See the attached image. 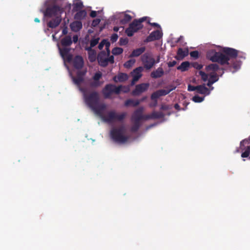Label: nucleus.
<instances>
[{
	"label": "nucleus",
	"mask_w": 250,
	"mask_h": 250,
	"mask_svg": "<svg viewBox=\"0 0 250 250\" xmlns=\"http://www.w3.org/2000/svg\"><path fill=\"white\" fill-rule=\"evenodd\" d=\"M199 74L201 76V79L204 82H206V81H207L208 80V76L205 72H203L202 71H200L199 72Z\"/></svg>",
	"instance_id": "4c0bfd02"
},
{
	"label": "nucleus",
	"mask_w": 250,
	"mask_h": 250,
	"mask_svg": "<svg viewBox=\"0 0 250 250\" xmlns=\"http://www.w3.org/2000/svg\"><path fill=\"white\" fill-rule=\"evenodd\" d=\"M204 97H201L198 95H195L192 97V101L195 103H201L203 101Z\"/></svg>",
	"instance_id": "58836bf2"
},
{
	"label": "nucleus",
	"mask_w": 250,
	"mask_h": 250,
	"mask_svg": "<svg viewBox=\"0 0 250 250\" xmlns=\"http://www.w3.org/2000/svg\"><path fill=\"white\" fill-rule=\"evenodd\" d=\"M64 59H66L67 61L69 62H73V57L72 55L70 54H68L66 56H65Z\"/></svg>",
	"instance_id": "5fc2aeb1"
},
{
	"label": "nucleus",
	"mask_w": 250,
	"mask_h": 250,
	"mask_svg": "<svg viewBox=\"0 0 250 250\" xmlns=\"http://www.w3.org/2000/svg\"><path fill=\"white\" fill-rule=\"evenodd\" d=\"M147 17H144L139 20L135 19L129 25L125 32L128 37H132L134 34L143 27L142 22L145 21Z\"/></svg>",
	"instance_id": "20e7f679"
},
{
	"label": "nucleus",
	"mask_w": 250,
	"mask_h": 250,
	"mask_svg": "<svg viewBox=\"0 0 250 250\" xmlns=\"http://www.w3.org/2000/svg\"><path fill=\"white\" fill-rule=\"evenodd\" d=\"M79 89L83 93L85 104L104 122L111 123L115 121H122L126 116V112L118 114L114 110L109 111L106 114H104L106 105L104 103H100L98 92L93 91L88 92L86 88L80 87Z\"/></svg>",
	"instance_id": "f257e3e1"
},
{
	"label": "nucleus",
	"mask_w": 250,
	"mask_h": 250,
	"mask_svg": "<svg viewBox=\"0 0 250 250\" xmlns=\"http://www.w3.org/2000/svg\"><path fill=\"white\" fill-rule=\"evenodd\" d=\"M162 37V34L159 30H155L152 32L145 40V42H148L160 39Z\"/></svg>",
	"instance_id": "ddd939ff"
},
{
	"label": "nucleus",
	"mask_w": 250,
	"mask_h": 250,
	"mask_svg": "<svg viewBox=\"0 0 250 250\" xmlns=\"http://www.w3.org/2000/svg\"><path fill=\"white\" fill-rule=\"evenodd\" d=\"M206 56L207 59L212 62H217L222 65H224V62L226 60L225 56L222 54V52L221 50L220 51H216L215 49H209L208 51Z\"/></svg>",
	"instance_id": "39448f33"
},
{
	"label": "nucleus",
	"mask_w": 250,
	"mask_h": 250,
	"mask_svg": "<svg viewBox=\"0 0 250 250\" xmlns=\"http://www.w3.org/2000/svg\"><path fill=\"white\" fill-rule=\"evenodd\" d=\"M117 78L119 82H123L127 80L128 76L125 73H121L118 74Z\"/></svg>",
	"instance_id": "473e14b6"
},
{
	"label": "nucleus",
	"mask_w": 250,
	"mask_h": 250,
	"mask_svg": "<svg viewBox=\"0 0 250 250\" xmlns=\"http://www.w3.org/2000/svg\"><path fill=\"white\" fill-rule=\"evenodd\" d=\"M132 17L130 15L125 14L123 18L121 20L120 22L122 24L125 25L130 21L132 20Z\"/></svg>",
	"instance_id": "cd10ccee"
},
{
	"label": "nucleus",
	"mask_w": 250,
	"mask_h": 250,
	"mask_svg": "<svg viewBox=\"0 0 250 250\" xmlns=\"http://www.w3.org/2000/svg\"><path fill=\"white\" fill-rule=\"evenodd\" d=\"M238 59L245 60L246 59V54L243 52H240L239 51L238 55L237 57V60H238Z\"/></svg>",
	"instance_id": "8fccbe9b"
},
{
	"label": "nucleus",
	"mask_w": 250,
	"mask_h": 250,
	"mask_svg": "<svg viewBox=\"0 0 250 250\" xmlns=\"http://www.w3.org/2000/svg\"><path fill=\"white\" fill-rule=\"evenodd\" d=\"M148 23L153 27L160 28V25L159 24H158L157 23H155V22L151 23L149 21H148Z\"/></svg>",
	"instance_id": "052dcab7"
},
{
	"label": "nucleus",
	"mask_w": 250,
	"mask_h": 250,
	"mask_svg": "<svg viewBox=\"0 0 250 250\" xmlns=\"http://www.w3.org/2000/svg\"><path fill=\"white\" fill-rule=\"evenodd\" d=\"M122 85L116 86L112 84H107L103 88L102 92L105 98H109L113 93L120 94L122 91Z\"/></svg>",
	"instance_id": "0eeeda50"
},
{
	"label": "nucleus",
	"mask_w": 250,
	"mask_h": 250,
	"mask_svg": "<svg viewBox=\"0 0 250 250\" xmlns=\"http://www.w3.org/2000/svg\"><path fill=\"white\" fill-rule=\"evenodd\" d=\"M63 10V9L60 6L54 5L52 6L47 7L44 12V15L51 17L53 16H56L61 15Z\"/></svg>",
	"instance_id": "6e6552de"
},
{
	"label": "nucleus",
	"mask_w": 250,
	"mask_h": 250,
	"mask_svg": "<svg viewBox=\"0 0 250 250\" xmlns=\"http://www.w3.org/2000/svg\"><path fill=\"white\" fill-rule=\"evenodd\" d=\"M102 83L103 82L100 81H94L93 82L90 83V85L91 87L96 88L100 86Z\"/></svg>",
	"instance_id": "ea45409f"
},
{
	"label": "nucleus",
	"mask_w": 250,
	"mask_h": 250,
	"mask_svg": "<svg viewBox=\"0 0 250 250\" xmlns=\"http://www.w3.org/2000/svg\"><path fill=\"white\" fill-rule=\"evenodd\" d=\"M86 16V12L85 10H79L77 11L76 14L75 15V19L77 20H82L84 19Z\"/></svg>",
	"instance_id": "bb28decb"
},
{
	"label": "nucleus",
	"mask_w": 250,
	"mask_h": 250,
	"mask_svg": "<svg viewBox=\"0 0 250 250\" xmlns=\"http://www.w3.org/2000/svg\"><path fill=\"white\" fill-rule=\"evenodd\" d=\"M70 27L72 31L77 32L82 28V23L81 21H74L70 24Z\"/></svg>",
	"instance_id": "393cba45"
},
{
	"label": "nucleus",
	"mask_w": 250,
	"mask_h": 250,
	"mask_svg": "<svg viewBox=\"0 0 250 250\" xmlns=\"http://www.w3.org/2000/svg\"><path fill=\"white\" fill-rule=\"evenodd\" d=\"M110 46V42H107L106 44V47H105V49H106V54H107V55L108 56H110V50L109 49V47Z\"/></svg>",
	"instance_id": "603ef678"
},
{
	"label": "nucleus",
	"mask_w": 250,
	"mask_h": 250,
	"mask_svg": "<svg viewBox=\"0 0 250 250\" xmlns=\"http://www.w3.org/2000/svg\"><path fill=\"white\" fill-rule=\"evenodd\" d=\"M123 52V49L121 47H114L112 50V53L114 55H119Z\"/></svg>",
	"instance_id": "f704fd0d"
},
{
	"label": "nucleus",
	"mask_w": 250,
	"mask_h": 250,
	"mask_svg": "<svg viewBox=\"0 0 250 250\" xmlns=\"http://www.w3.org/2000/svg\"><path fill=\"white\" fill-rule=\"evenodd\" d=\"M140 103V101L139 100H134L131 99H128L126 100L125 102V106H133L136 107L138 106Z\"/></svg>",
	"instance_id": "5701e85b"
},
{
	"label": "nucleus",
	"mask_w": 250,
	"mask_h": 250,
	"mask_svg": "<svg viewBox=\"0 0 250 250\" xmlns=\"http://www.w3.org/2000/svg\"><path fill=\"white\" fill-rule=\"evenodd\" d=\"M175 88V87H174L168 89H160L157 91L158 92V93L159 94V96L161 97L167 95V94L169 93L171 91L174 90Z\"/></svg>",
	"instance_id": "c756f323"
},
{
	"label": "nucleus",
	"mask_w": 250,
	"mask_h": 250,
	"mask_svg": "<svg viewBox=\"0 0 250 250\" xmlns=\"http://www.w3.org/2000/svg\"><path fill=\"white\" fill-rule=\"evenodd\" d=\"M85 72L82 71H79L77 73V77L78 78H81L82 79H83V76L85 75Z\"/></svg>",
	"instance_id": "6e6d98bb"
},
{
	"label": "nucleus",
	"mask_w": 250,
	"mask_h": 250,
	"mask_svg": "<svg viewBox=\"0 0 250 250\" xmlns=\"http://www.w3.org/2000/svg\"><path fill=\"white\" fill-rule=\"evenodd\" d=\"M149 86L148 83H142L137 84L135 89L132 91L131 94L134 96H138L143 92L147 91Z\"/></svg>",
	"instance_id": "f8f14e48"
},
{
	"label": "nucleus",
	"mask_w": 250,
	"mask_h": 250,
	"mask_svg": "<svg viewBox=\"0 0 250 250\" xmlns=\"http://www.w3.org/2000/svg\"><path fill=\"white\" fill-rule=\"evenodd\" d=\"M97 59L99 64L102 67L107 66L109 63L113 64L114 63V57L113 55L108 56L105 51H101L97 55Z\"/></svg>",
	"instance_id": "423d86ee"
},
{
	"label": "nucleus",
	"mask_w": 250,
	"mask_h": 250,
	"mask_svg": "<svg viewBox=\"0 0 250 250\" xmlns=\"http://www.w3.org/2000/svg\"><path fill=\"white\" fill-rule=\"evenodd\" d=\"M164 74V71L162 67H159L156 70L152 71L150 74L151 78L157 79L162 77Z\"/></svg>",
	"instance_id": "a211bd4d"
},
{
	"label": "nucleus",
	"mask_w": 250,
	"mask_h": 250,
	"mask_svg": "<svg viewBox=\"0 0 250 250\" xmlns=\"http://www.w3.org/2000/svg\"><path fill=\"white\" fill-rule=\"evenodd\" d=\"M188 55V50H184L182 48L178 49L177 56L175 58L177 60H182Z\"/></svg>",
	"instance_id": "412c9836"
},
{
	"label": "nucleus",
	"mask_w": 250,
	"mask_h": 250,
	"mask_svg": "<svg viewBox=\"0 0 250 250\" xmlns=\"http://www.w3.org/2000/svg\"><path fill=\"white\" fill-rule=\"evenodd\" d=\"M99 40V38L92 39L90 42V45H91V47H94L98 43Z\"/></svg>",
	"instance_id": "79ce46f5"
},
{
	"label": "nucleus",
	"mask_w": 250,
	"mask_h": 250,
	"mask_svg": "<svg viewBox=\"0 0 250 250\" xmlns=\"http://www.w3.org/2000/svg\"><path fill=\"white\" fill-rule=\"evenodd\" d=\"M128 40L127 38H121L119 40L120 45H125L127 44Z\"/></svg>",
	"instance_id": "a18cd8bd"
},
{
	"label": "nucleus",
	"mask_w": 250,
	"mask_h": 250,
	"mask_svg": "<svg viewBox=\"0 0 250 250\" xmlns=\"http://www.w3.org/2000/svg\"><path fill=\"white\" fill-rule=\"evenodd\" d=\"M90 16L92 18H95L97 16V12L95 11H92L90 13Z\"/></svg>",
	"instance_id": "680f3d73"
},
{
	"label": "nucleus",
	"mask_w": 250,
	"mask_h": 250,
	"mask_svg": "<svg viewBox=\"0 0 250 250\" xmlns=\"http://www.w3.org/2000/svg\"><path fill=\"white\" fill-rule=\"evenodd\" d=\"M196 91L201 94H209V89L205 86V84L197 85Z\"/></svg>",
	"instance_id": "b1692460"
},
{
	"label": "nucleus",
	"mask_w": 250,
	"mask_h": 250,
	"mask_svg": "<svg viewBox=\"0 0 250 250\" xmlns=\"http://www.w3.org/2000/svg\"><path fill=\"white\" fill-rule=\"evenodd\" d=\"M197 89V86H193L190 84H189L188 85V90L189 91H193L195 90H196Z\"/></svg>",
	"instance_id": "4d7b16f0"
},
{
	"label": "nucleus",
	"mask_w": 250,
	"mask_h": 250,
	"mask_svg": "<svg viewBox=\"0 0 250 250\" xmlns=\"http://www.w3.org/2000/svg\"><path fill=\"white\" fill-rule=\"evenodd\" d=\"M216 82V80H210V79L208 80L207 85L209 87H211L212 84Z\"/></svg>",
	"instance_id": "bf43d9fd"
},
{
	"label": "nucleus",
	"mask_w": 250,
	"mask_h": 250,
	"mask_svg": "<svg viewBox=\"0 0 250 250\" xmlns=\"http://www.w3.org/2000/svg\"><path fill=\"white\" fill-rule=\"evenodd\" d=\"M192 66L194 68L197 69H198V70H200L203 67V65L201 64H199L197 62H194L192 64Z\"/></svg>",
	"instance_id": "864d4df0"
},
{
	"label": "nucleus",
	"mask_w": 250,
	"mask_h": 250,
	"mask_svg": "<svg viewBox=\"0 0 250 250\" xmlns=\"http://www.w3.org/2000/svg\"><path fill=\"white\" fill-rule=\"evenodd\" d=\"M107 42H108L107 41V40H106V39L103 40L101 41V42L99 43V44L98 45V48L100 50H102L104 46H105L106 47V44Z\"/></svg>",
	"instance_id": "a19ab883"
},
{
	"label": "nucleus",
	"mask_w": 250,
	"mask_h": 250,
	"mask_svg": "<svg viewBox=\"0 0 250 250\" xmlns=\"http://www.w3.org/2000/svg\"><path fill=\"white\" fill-rule=\"evenodd\" d=\"M144 108L142 106L139 107L136 109L133 113L131 117V121H138L140 122L142 120H147L146 116L147 115H143V111Z\"/></svg>",
	"instance_id": "1a4fd4ad"
},
{
	"label": "nucleus",
	"mask_w": 250,
	"mask_h": 250,
	"mask_svg": "<svg viewBox=\"0 0 250 250\" xmlns=\"http://www.w3.org/2000/svg\"><path fill=\"white\" fill-rule=\"evenodd\" d=\"M174 108H175L176 109H177V110H180V105H179L178 104H175V105H174Z\"/></svg>",
	"instance_id": "338daca9"
},
{
	"label": "nucleus",
	"mask_w": 250,
	"mask_h": 250,
	"mask_svg": "<svg viewBox=\"0 0 250 250\" xmlns=\"http://www.w3.org/2000/svg\"><path fill=\"white\" fill-rule=\"evenodd\" d=\"M250 143V136L249 137V138L248 139H244L240 142L241 149H243V146L245 145V144L249 145Z\"/></svg>",
	"instance_id": "37998d69"
},
{
	"label": "nucleus",
	"mask_w": 250,
	"mask_h": 250,
	"mask_svg": "<svg viewBox=\"0 0 250 250\" xmlns=\"http://www.w3.org/2000/svg\"><path fill=\"white\" fill-rule=\"evenodd\" d=\"M160 96H159V94L158 93L157 91L153 92L151 95V99L152 100H155V103L153 106H156L157 104V99L159 98Z\"/></svg>",
	"instance_id": "e433bc0d"
},
{
	"label": "nucleus",
	"mask_w": 250,
	"mask_h": 250,
	"mask_svg": "<svg viewBox=\"0 0 250 250\" xmlns=\"http://www.w3.org/2000/svg\"><path fill=\"white\" fill-rule=\"evenodd\" d=\"M61 43L63 47L69 46L72 43V40L70 36H66L61 40Z\"/></svg>",
	"instance_id": "aec40b11"
},
{
	"label": "nucleus",
	"mask_w": 250,
	"mask_h": 250,
	"mask_svg": "<svg viewBox=\"0 0 250 250\" xmlns=\"http://www.w3.org/2000/svg\"><path fill=\"white\" fill-rule=\"evenodd\" d=\"M165 115L162 112L153 111L150 114H147L146 117L147 120L149 119H159L164 118Z\"/></svg>",
	"instance_id": "dca6fc26"
},
{
	"label": "nucleus",
	"mask_w": 250,
	"mask_h": 250,
	"mask_svg": "<svg viewBox=\"0 0 250 250\" xmlns=\"http://www.w3.org/2000/svg\"><path fill=\"white\" fill-rule=\"evenodd\" d=\"M102 76V74L100 72H98L96 73L93 77V79L94 81H100V79L101 78Z\"/></svg>",
	"instance_id": "c03bdc74"
},
{
	"label": "nucleus",
	"mask_w": 250,
	"mask_h": 250,
	"mask_svg": "<svg viewBox=\"0 0 250 250\" xmlns=\"http://www.w3.org/2000/svg\"><path fill=\"white\" fill-rule=\"evenodd\" d=\"M72 79L73 83L78 86H80L81 83L84 81V79H82L80 77L78 78L77 77H75L74 76H72Z\"/></svg>",
	"instance_id": "72a5a7b5"
},
{
	"label": "nucleus",
	"mask_w": 250,
	"mask_h": 250,
	"mask_svg": "<svg viewBox=\"0 0 250 250\" xmlns=\"http://www.w3.org/2000/svg\"><path fill=\"white\" fill-rule=\"evenodd\" d=\"M177 63V62L176 61H173L172 62H167V65L169 67H172L175 65Z\"/></svg>",
	"instance_id": "13d9d810"
},
{
	"label": "nucleus",
	"mask_w": 250,
	"mask_h": 250,
	"mask_svg": "<svg viewBox=\"0 0 250 250\" xmlns=\"http://www.w3.org/2000/svg\"><path fill=\"white\" fill-rule=\"evenodd\" d=\"M61 55L63 58H64L65 56L68 55L70 51V49L67 48L66 47H64L62 48H59Z\"/></svg>",
	"instance_id": "2f4dec72"
},
{
	"label": "nucleus",
	"mask_w": 250,
	"mask_h": 250,
	"mask_svg": "<svg viewBox=\"0 0 250 250\" xmlns=\"http://www.w3.org/2000/svg\"><path fill=\"white\" fill-rule=\"evenodd\" d=\"M93 47H91V45H90V46L89 47H86L85 49L88 51V52H90L92 51H93L95 50L94 49H92Z\"/></svg>",
	"instance_id": "e2e57ef3"
},
{
	"label": "nucleus",
	"mask_w": 250,
	"mask_h": 250,
	"mask_svg": "<svg viewBox=\"0 0 250 250\" xmlns=\"http://www.w3.org/2000/svg\"><path fill=\"white\" fill-rule=\"evenodd\" d=\"M218 74L217 73L209 74V79L210 80H216V82L219 80Z\"/></svg>",
	"instance_id": "de8ad7c7"
},
{
	"label": "nucleus",
	"mask_w": 250,
	"mask_h": 250,
	"mask_svg": "<svg viewBox=\"0 0 250 250\" xmlns=\"http://www.w3.org/2000/svg\"><path fill=\"white\" fill-rule=\"evenodd\" d=\"M190 66V63L188 61L182 62L181 64L177 67V69L181 72L188 71Z\"/></svg>",
	"instance_id": "a878e982"
},
{
	"label": "nucleus",
	"mask_w": 250,
	"mask_h": 250,
	"mask_svg": "<svg viewBox=\"0 0 250 250\" xmlns=\"http://www.w3.org/2000/svg\"><path fill=\"white\" fill-rule=\"evenodd\" d=\"M100 21H101V20L99 19H94L92 21L91 25L93 27H96L100 23Z\"/></svg>",
	"instance_id": "3c124183"
},
{
	"label": "nucleus",
	"mask_w": 250,
	"mask_h": 250,
	"mask_svg": "<svg viewBox=\"0 0 250 250\" xmlns=\"http://www.w3.org/2000/svg\"><path fill=\"white\" fill-rule=\"evenodd\" d=\"M61 21L62 19L60 17H56L47 23V26L51 28H55L60 24Z\"/></svg>",
	"instance_id": "f3484780"
},
{
	"label": "nucleus",
	"mask_w": 250,
	"mask_h": 250,
	"mask_svg": "<svg viewBox=\"0 0 250 250\" xmlns=\"http://www.w3.org/2000/svg\"><path fill=\"white\" fill-rule=\"evenodd\" d=\"M146 50L145 47H142L139 48H137L132 51V53L130 55V57H137L140 56L143 54Z\"/></svg>",
	"instance_id": "6ab92c4d"
},
{
	"label": "nucleus",
	"mask_w": 250,
	"mask_h": 250,
	"mask_svg": "<svg viewBox=\"0 0 250 250\" xmlns=\"http://www.w3.org/2000/svg\"><path fill=\"white\" fill-rule=\"evenodd\" d=\"M190 57L193 58L195 59H197L199 58V52L198 51H193L190 53Z\"/></svg>",
	"instance_id": "49530a36"
},
{
	"label": "nucleus",
	"mask_w": 250,
	"mask_h": 250,
	"mask_svg": "<svg viewBox=\"0 0 250 250\" xmlns=\"http://www.w3.org/2000/svg\"><path fill=\"white\" fill-rule=\"evenodd\" d=\"M221 51L226 59L224 62V65H227V67L225 69L232 73L235 72L240 68L241 65V61L237 60L239 51L228 47L222 48Z\"/></svg>",
	"instance_id": "f03ea898"
},
{
	"label": "nucleus",
	"mask_w": 250,
	"mask_h": 250,
	"mask_svg": "<svg viewBox=\"0 0 250 250\" xmlns=\"http://www.w3.org/2000/svg\"><path fill=\"white\" fill-rule=\"evenodd\" d=\"M88 58L90 62H94L96 60V52L95 50L93 51L88 52Z\"/></svg>",
	"instance_id": "7c9ffc66"
},
{
	"label": "nucleus",
	"mask_w": 250,
	"mask_h": 250,
	"mask_svg": "<svg viewBox=\"0 0 250 250\" xmlns=\"http://www.w3.org/2000/svg\"><path fill=\"white\" fill-rule=\"evenodd\" d=\"M67 33H68L67 28L66 27H64L62 31V34L63 35H65L67 34Z\"/></svg>",
	"instance_id": "0e129e2a"
},
{
	"label": "nucleus",
	"mask_w": 250,
	"mask_h": 250,
	"mask_svg": "<svg viewBox=\"0 0 250 250\" xmlns=\"http://www.w3.org/2000/svg\"><path fill=\"white\" fill-rule=\"evenodd\" d=\"M83 7V2L81 0H76L73 4V12H77Z\"/></svg>",
	"instance_id": "4be33fe9"
},
{
	"label": "nucleus",
	"mask_w": 250,
	"mask_h": 250,
	"mask_svg": "<svg viewBox=\"0 0 250 250\" xmlns=\"http://www.w3.org/2000/svg\"><path fill=\"white\" fill-rule=\"evenodd\" d=\"M133 123V125L131 127V131L132 132H137L140 126H141V123L140 122L138 121H131Z\"/></svg>",
	"instance_id": "c85d7f7f"
},
{
	"label": "nucleus",
	"mask_w": 250,
	"mask_h": 250,
	"mask_svg": "<svg viewBox=\"0 0 250 250\" xmlns=\"http://www.w3.org/2000/svg\"><path fill=\"white\" fill-rule=\"evenodd\" d=\"M72 63L75 68L77 69H81L83 66V59L82 56L77 55L73 58Z\"/></svg>",
	"instance_id": "4468645a"
},
{
	"label": "nucleus",
	"mask_w": 250,
	"mask_h": 250,
	"mask_svg": "<svg viewBox=\"0 0 250 250\" xmlns=\"http://www.w3.org/2000/svg\"><path fill=\"white\" fill-rule=\"evenodd\" d=\"M141 60L144 67L147 69L152 68L156 62L155 59L151 57L148 53H145L141 57Z\"/></svg>",
	"instance_id": "9d476101"
},
{
	"label": "nucleus",
	"mask_w": 250,
	"mask_h": 250,
	"mask_svg": "<svg viewBox=\"0 0 250 250\" xmlns=\"http://www.w3.org/2000/svg\"><path fill=\"white\" fill-rule=\"evenodd\" d=\"M167 109H168V108H167V106H166V105H162L161 107V109H162V110H167Z\"/></svg>",
	"instance_id": "774afa93"
},
{
	"label": "nucleus",
	"mask_w": 250,
	"mask_h": 250,
	"mask_svg": "<svg viewBox=\"0 0 250 250\" xmlns=\"http://www.w3.org/2000/svg\"><path fill=\"white\" fill-rule=\"evenodd\" d=\"M78 41V37L77 35H74L73 37V40H72V42H73L74 43H76Z\"/></svg>",
	"instance_id": "69168bd1"
},
{
	"label": "nucleus",
	"mask_w": 250,
	"mask_h": 250,
	"mask_svg": "<svg viewBox=\"0 0 250 250\" xmlns=\"http://www.w3.org/2000/svg\"><path fill=\"white\" fill-rule=\"evenodd\" d=\"M118 38V35L116 33H114L111 35V38H110V41H111L112 42H115L117 41Z\"/></svg>",
	"instance_id": "09e8293b"
},
{
	"label": "nucleus",
	"mask_w": 250,
	"mask_h": 250,
	"mask_svg": "<svg viewBox=\"0 0 250 250\" xmlns=\"http://www.w3.org/2000/svg\"><path fill=\"white\" fill-rule=\"evenodd\" d=\"M206 71L209 74L216 73V72H218V75L222 76L224 74V69L223 68H220L219 65L217 63H211L206 66Z\"/></svg>",
	"instance_id": "9b49d317"
},
{
	"label": "nucleus",
	"mask_w": 250,
	"mask_h": 250,
	"mask_svg": "<svg viewBox=\"0 0 250 250\" xmlns=\"http://www.w3.org/2000/svg\"><path fill=\"white\" fill-rule=\"evenodd\" d=\"M125 129L124 125L119 128H114L110 131V136L112 140L117 143H124L126 142L128 138L124 135Z\"/></svg>",
	"instance_id": "7ed1b4c3"
},
{
	"label": "nucleus",
	"mask_w": 250,
	"mask_h": 250,
	"mask_svg": "<svg viewBox=\"0 0 250 250\" xmlns=\"http://www.w3.org/2000/svg\"><path fill=\"white\" fill-rule=\"evenodd\" d=\"M143 70V68L142 66L138 67L135 68L132 72L133 79L131 82V85H133L136 82L142 77V72Z\"/></svg>",
	"instance_id": "2eb2a0df"
},
{
	"label": "nucleus",
	"mask_w": 250,
	"mask_h": 250,
	"mask_svg": "<svg viewBox=\"0 0 250 250\" xmlns=\"http://www.w3.org/2000/svg\"><path fill=\"white\" fill-rule=\"evenodd\" d=\"M135 62V60L134 59H130V60L127 61V62H126L124 63V66L125 68H129L133 66V65L134 64Z\"/></svg>",
	"instance_id": "c9c22d12"
}]
</instances>
